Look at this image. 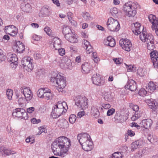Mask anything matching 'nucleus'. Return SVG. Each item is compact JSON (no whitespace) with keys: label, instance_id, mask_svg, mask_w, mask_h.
<instances>
[{"label":"nucleus","instance_id":"nucleus-10","mask_svg":"<svg viewBox=\"0 0 158 158\" xmlns=\"http://www.w3.org/2000/svg\"><path fill=\"white\" fill-rule=\"evenodd\" d=\"M77 139L81 145L86 142L91 140L90 135L86 133L79 134L77 136Z\"/></svg>","mask_w":158,"mask_h":158},{"label":"nucleus","instance_id":"nucleus-35","mask_svg":"<svg viewBox=\"0 0 158 158\" xmlns=\"http://www.w3.org/2000/svg\"><path fill=\"white\" fill-rule=\"evenodd\" d=\"M46 88H41L37 91L38 96L40 98H43Z\"/></svg>","mask_w":158,"mask_h":158},{"label":"nucleus","instance_id":"nucleus-26","mask_svg":"<svg viewBox=\"0 0 158 158\" xmlns=\"http://www.w3.org/2000/svg\"><path fill=\"white\" fill-rule=\"evenodd\" d=\"M81 67L83 73H89L91 69L90 64L87 62H85L82 64Z\"/></svg>","mask_w":158,"mask_h":158},{"label":"nucleus","instance_id":"nucleus-3","mask_svg":"<svg viewBox=\"0 0 158 158\" xmlns=\"http://www.w3.org/2000/svg\"><path fill=\"white\" fill-rule=\"evenodd\" d=\"M67 109L68 106L65 102H58L52 107V116L54 118H58L61 114L65 113Z\"/></svg>","mask_w":158,"mask_h":158},{"label":"nucleus","instance_id":"nucleus-44","mask_svg":"<svg viewBox=\"0 0 158 158\" xmlns=\"http://www.w3.org/2000/svg\"><path fill=\"white\" fill-rule=\"evenodd\" d=\"M122 156L121 152H114L110 158H122Z\"/></svg>","mask_w":158,"mask_h":158},{"label":"nucleus","instance_id":"nucleus-23","mask_svg":"<svg viewBox=\"0 0 158 158\" xmlns=\"http://www.w3.org/2000/svg\"><path fill=\"white\" fill-rule=\"evenodd\" d=\"M114 118L115 119V121L116 123H122L123 122L125 121L124 115L121 114L120 111L116 112Z\"/></svg>","mask_w":158,"mask_h":158},{"label":"nucleus","instance_id":"nucleus-49","mask_svg":"<svg viewBox=\"0 0 158 158\" xmlns=\"http://www.w3.org/2000/svg\"><path fill=\"white\" fill-rule=\"evenodd\" d=\"M44 31L47 33V34L49 36L52 35V30L50 28L48 27H45L44 29Z\"/></svg>","mask_w":158,"mask_h":158},{"label":"nucleus","instance_id":"nucleus-39","mask_svg":"<svg viewBox=\"0 0 158 158\" xmlns=\"http://www.w3.org/2000/svg\"><path fill=\"white\" fill-rule=\"evenodd\" d=\"M103 96L104 99L107 101H109L112 99L111 95L110 93L104 92L103 94Z\"/></svg>","mask_w":158,"mask_h":158},{"label":"nucleus","instance_id":"nucleus-14","mask_svg":"<svg viewBox=\"0 0 158 158\" xmlns=\"http://www.w3.org/2000/svg\"><path fill=\"white\" fill-rule=\"evenodd\" d=\"M5 30L6 33L12 36L15 35L17 33V30L16 28L13 25L5 27Z\"/></svg>","mask_w":158,"mask_h":158},{"label":"nucleus","instance_id":"nucleus-38","mask_svg":"<svg viewBox=\"0 0 158 158\" xmlns=\"http://www.w3.org/2000/svg\"><path fill=\"white\" fill-rule=\"evenodd\" d=\"M22 10L24 12L27 13L30 12L31 11V7L29 3H27L22 8Z\"/></svg>","mask_w":158,"mask_h":158},{"label":"nucleus","instance_id":"nucleus-33","mask_svg":"<svg viewBox=\"0 0 158 158\" xmlns=\"http://www.w3.org/2000/svg\"><path fill=\"white\" fill-rule=\"evenodd\" d=\"M156 88V85L152 81H151L148 83L147 88L148 91L151 92L155 90Z\"/></svg>","mask_w":158,"mask_h":158},{"label":"nucleus","instance_id":"nucleus-51","mask_svg":"<svg viewBox=\"0 0 158 158\" xmlns=\"http://www.w3.org/2000/svg\"><path fill=\"white\" fill-rule=\"evenodd\" d=\"M59 54L62 56H64L65 54V50L64 48H59L57 49Z\"/></svg>","mask_w":158,"mask_h":158},{"label":"nucleus","instance_id":"nucleus-7","mask_svg":"<svg viewBox=\"0 0 158 158\" xmlns=\"http://www.w3.org/2000/svg\"><path fill=\"white\" fill-rule=\"evenodd\" d=\"M33 60L30 57L26 56L22 59L21 63L24 69L28 72L31 71L33 69Z\"/></svg>","mask_w":158,"mask_h":158},{"label":"nucleus","instance_id":"nucleus-43","mask_svg":"<svg viewBox=\"0 0 158 158\" xmlns=\"http://www.w3.org/2000/svg\"><path fill=\"white\" fill-rule=\"evenodd\" d=\"M150 55L152 60L153 59H156L157 58H158V52L156 51L151 52Z\"/></svg>","mask_w":158,"mask_h":158},{"label":"nucleus","instance_id":"nucleus-64","mask_svg":"<svg viewBox=\"0 0 158 158\" xmlns=\"http://www.w3.org/2000/svg\"><path fill=\"white\" fill-rule=\"evenodd\" d=\"M142 156V154L141 152H139L138 153L136 154L134 156V158H140Z\"/></svg>","mask_w":158,"mask_h":158},{"label":"nucleus","instance_id":"nucleus-54","mask_svg":"<svg viewBox=\"0 0 158 158\" xmlns=\"http://www.w3.org/2000/svg\"><path fill=\"white\" fill-rule=\"evenodd\" d=\"M39 131L37 135H39L43 132L46 133L45 129L44 127H40L38 128Z\"/></svg>","mask_w":158,"mask_h":158},{"label":"nucleus","instance_id":"nucleus-58","mask_svg":"<svg viewBox=\"0 0 158 158\" xmlns=\"http://www.w3.org/2000/svg\"><path fill=\"white\" fill-rule=\"evenodd\" d=\"M102 107L104 109H108L111 107L109 103H103L102 104Z\"/></svg>","mask_w":158,"mask_h":158},{"label":"nucleus","instance_id":"nucleus-31","mask_svg":"<svg viewBox=\"0 0 158 158\" xmlns=\"http://www.w3.org/2000/svg\"><path fill=\"white\" fill-rule=\"evenodd\" d=\"M91 113L95 118H97L99 117L100 112L97 106H93L92 107L91 110Z\"/></svg>","mask_w":158,"mask_h":158},{"label":"nucleus","instance_id":"nucleus-9","mask_svg":"<svg viewBox=\"0 0 158 158\" xmlns=\"http://www.w3.org/2000/svg\"><path fill=\"white\" fill-rule=\"evenodd\" d=\"M119 43L121 47L126 51L129 52L132 48V44L128 39H121Z\"/></svg>","mask_w":158,"mask_h":158},{"label":"nucleus","instance_id":"nucleus-63","mask_svg":"<svg viewBox=\"0 0 158 158\" xmlns=\"http://www.w3.org/2000/svg\"><path fill=\"white\" fill-rule=\"evenodd\" d=\"M34 58L36 60L40 59L41 58V55L38 53H35L34 55Z\"/></svg>","mask_w":158,"mask_h":158},{"label":"nucleus","instance_id":"nucleus-21","mask_svg":"<svg viewBox=\"0 0 158 158\" xmlns=\"http://www.w3.org/2000/svg\"><path fill=\"white\" fill-rule=\"evenodd\" d=\"M148 19L150 23L152 24V27H157L158 26V19L156 16L152 14H150L148 16Z\"/></svg>","mask_w":158,"mask_h":158},{"label":"nucleus","instance_id":"nucleus-36","mask_svg":"<svg viewBox=\"0 0 158 158\" xmlns=\"http://www.w3.org/2000/svg\"><path fill=\"white\" fill-rule=\"evenodd\" d=\"M142 113L140 112H136L134 115L131 117V119L133 121H135L141 117Z\"/></svg>","mask_w":158,"mask_h":158},{"label":"nucleus","instance_id":"nucleus-61","mask_svg":"<svg viewBox=\"0 0 158 158\" xmlns=\"http://www.w3.org/2000/svg\"><path fill=\"white\" fill-rule=\"evenodd\" d=\"M31 122L33 124H37L40 122V119H36L35 118H33L31 119Z\"/></svg>","mask_w":158,"mask_h":158},{"label":"nucleus","instance_id":"nucleus-11","mask_svg":"<svg viewBox=\"0 0 158 158\" xmlns=\"http://www.w3.org/2000/svg\"><path fill=\"white\" fill-rule=\"evenodd\" d=\"M92 80L93 84L98 86L103 85L105 83L104 81L101 79V76L98 73L93 75Z\"/></svg>","mask_w":158,"mask_h":158},{"label":"nucleus","instance_id":"nucleus-25","mask_svg":"<svg viewBox=\"0 0 158 158\" xmlns=\"http://www.w3.org/2000/svg\"><path fill=\"white\" fill-rule=\"evenodd\" d=\"M83 43L84 44L83 48L86 50L87 53L90 54L92 52L93 49L92 46L90 45L89 42L86 40H84Z\"/></svg>","mask_w":158,"mask_h":158},{"label":"nucleus","instance_id":"nucleus-34","mask_svg":"<svg viewBox=\"0 0 158 158\" xmlns=\"http://www.w3.org/2000/svg\"><path fill=\"white\" fill-rule=\"evenodd\" d=\"M3 151L4 154L6 156H9L16 153L14 151L6 149L4 147L0 148V152Z\"/></svg>","mask_w":158,"mask_h":158},{"label":"nucleus","instance_id":"nucleus-30","mask_svg":"<svg viewBox=\"0 0 158 158\" xmlns=\"http://www.w3.org/2000/svg\"><path fill=\"white\" fill-rule=\"evenodd\" d=\"M15 49L17 52L21 53L25 50V46L21 42L19 41L16 43Z\"/></svg>","mask_w":158,"mask_h":158},{"label":"nucleus","instance_id":"nucleus-53","mask_svg":"<svg viewBox=\"0 0 158 158\" xmlns=\"http://www.w3.org/2000/svg\"><path fill=\"white\" fill-rule=\"evenodd\" d=\"M41 38V37L39 35H37L36 34H34L32 36V39L33 40L36 41L39 40Z\"/></svg>","mask_w":158,"mask_h":158},{"label":"nucleus","instance_id":"nucleus-37","mask_svg":"<svg viewBox=\"0 0 158 158\" xmlns=\"http://www.w3.org/2000/svg\"><path fill=\"white\" fill-rule=\"evenodd\" d=\"M63 33L66 36L67 35L69 34L71 32H72L69 26H66L63 27L62 30Z\"/></svg>","mask_w":158,"mask_h":158},{"label":"nucleus","instance_id":"nucleus-60","mask_svg":"<svg viewBox=\"0 0 158 158\" xmlns=\"http://www.w3.org/2000/svg\"><path fill=\"white\" fill-rule=\"evenodd\" d=\"M62 123L63 124V125L62 126V127L63 128H67L69 127V124L67 121L64 120L63 121Z\"/></svg>","mask_w":158,"mask_h":158},{"label":"nucleus","instance_id":"nucleus-15","mask_svg":"<svg viewBox=\"0 0 158 158\" xmlns=\"http://www.w3.org/2000/svg\"><path fill=\"white\" fill-rule=\"evenodd\" d=\"M65 38L69 42L72 43H77L78 40L77 35L72 32L65 36Z\"/></svg>","mask_w":158,"mask_h":158},{"label":"nucleus","instance_id":"nucleus-46","mask_svg":"<svg viewBox=\"0 0 158 158\" xmlns=\"http://www.w3.org/2000/svg\"><path fill=\"white\" fill-rule=\"evenodd\" d=\"M130 107L134 111L136 112H138L139 109V106L136 105H134L132 103H130L129 105Z\"/></svg>","mask_w":158,"mask_h":158},{"label":"nucleus","instance_id":"nucleus-40","mask_svg":"<svg viewBox=\"0 0 158 158\" xmlns=\"http://www.w3.org/2000/svg\"><path fill=\"white\" fill-rule=\"evenodd\" d=\"M26 99L23 97L19 98L18 100V102L19 106L21 107H23L26 104Z\"/></svg>","mask_w":158,"mask_h":158},{"label":"nucleus","instance_id":"nucleus-56","mask_svg":"<svg viewBox=\"0 0 158 158\" xmlns=\"http://www.w3.org/2000/svg\"><path fill=\"white\" fill-rule=\"evenodd\" d=\"M130 126L131 127H135L137 128V129H140L141 126L140 124L138 125L137 123L135 122H132L130 124Z\"/></svg>","mask_w":158,"mask_h":158},{"label":"nucleus","instance_id":"nucleus-12","mask_svg":"<svg viewBox=\"0 0 158 158\" xmlns=\"http://www.w3.org/2000/svg\"><path fill=\"white\" fill-rule=\"evenodd\" d=\"M21 92L23 94L26 101H29L32 98L33 94L29 88H23Z\"/></svg>","mask_w":158,"mask_h":158},{"label":"nucleus","instance_id":"nucleus-6","mask_svg":"<svg viewBox=\"0 0 158 158\" xmlns=\"http://www.w3.org/2000/svg\"><path fill=\"white\" fill-rule=\"evenodd\" d=\"M106 25L108 29L110 31H117L120 29V26L118 21L112 17L108 19Z\"/></svg>","mask_w":158,"mask_h":158},{"label":"nucleus","instance_id":"nucleus-13","mask_svg":"<svg viewBox=\"0 0 158 158\" xmlns=\"http://www.w3.org/2000/svg\"><path fill=\"white\" fill-rule=\"evenodd\" d=\"M125 87L126 89H128L131 91H135L137 88L136 83L133 80H128Z\"/></svg>","mask_w":158,"mask_h":158},{"label":"nucleus","instance_id":"nucleus-27","mask_svg":"<svg viewBox=\"0 0 158 158\" xmlns=\"http://www.w3.org/2000/svg\"><path fill=\"white\" fill-rule=\"evenodd\" d=\"M45 92L43 98L47 100H50L52 99L53 94L51 90L48 88H46Z\"/></svg>","mask_w":158,"mask_h":158},{"label":"nucleus","instance_id":"nucleus-20","mask_svg":"<svg viewBox=\"0 0 158 158\" xmlns=\"http://www.w3.org/2000/svg\"><path fill=\"white\" fill-rule=\"evenodd\" d=\"M143 144V141L141 140H138L133 142L131 145L130 147L131 151H134L135 149L142 146Z\"/></svg>","mask_w":158,"mask_h":158},{"label":"nucleus","instance_id":"nucleus-8","mask_svg":"<svg viewBox=\"0 0 158 158\" xmlns=\"http://www.w3.org/2000/svg\"><path fill=\"white\" fill-rule=\"evenodd\" d=\"M74 100L75 104L79 108H81L84 110L88 107V99L86 97L78 96L75 98Z\"/></svg>","mask_w":158,"mask_h":158},{"label":"nucleus","instance_id":"nucleus-45","mask_svg":"<svg viewBox=\"0 0 158 158\" xmlns=\"http://www.w3.org/2000/svg\"><path fill=\"white\" fill-rule=\"evenodd\" d=\"M110 13L113 16H116L118 13V10L116 7H113L110 9Z\"/></svg>","mask_w":158,"mask_h":158},{"label":"nucleus","instance_id":"nucleus-59","mask_svg":"<svg viewBox=\"0 0 158 158\" xmlns=\"http://www.w3.org/2000/svg\"><path fill=\"white\" fill-rule=\"evenodd\" d=\"M5 56L3 54L2 51L0 49V63L4 60Z\"/></svg>","mask_w":158,"mask_h":158},{"label":"nucleus","instance_id":"nucleus-16","mask_svg":"<svg viewBox=\"0 0 158 158\" xmlns=\"http://www.w3.org/2000/svg\"><path fill=\"white\" fill-rule=\"evenodd\" d=\"M51 9L48 6H44L41 8L40 16L41 17H46L51 15Z\"/></svg>","mask_w":158,"mask_h":158},{"label":"nucleus","instance_id":"nucleus-50","mask_svg":"<svg viewBox=\"0 0 158 158\" xmlns=\"http://www.w3.org/2000/svg\"><path fill=\"white\" fill-rule=\"evenodd\" d=\"M115 112V110L114 109L112 108L109 109L106 113V115L108 116H110L113 114Z\"/></svg>","mask_w":158,"mask_h":158},{"label":"nucleus","instance_id":"nucleus-19","mask_svg":"<svg viewBox=\"0 0 158 158\" xmlns=\"http://www.w3.org/2000/svg\"><path fill=\"white\" fill-rule=\"evenodd\" d=\"M152 123V121L151 119H147L143 120L140 124L141 127L148 129L151 127Z\"/></svg>","mask_w":158,"mask_h":158},{"label":"nucleus","instance_id":"nucleus-29","mask_svg":"<svg viewBox=\"0 0 158 158\" xmlns=\"http://www.w3.org/2000/svg\"><path fill=\"white\" fill-rule=\"evenodd\" d=\"M23 111H24V109H23L16 108L13 111L12 115L14 116L21 118Z\"/></svg>","mask_w":158,"mask_h":158},{"label":"nucleus","instance_id":"nucleus-2","mask_svg":"<svg viewBox=\"0 0 158 158\" xmlns=\"http://www.w3.org/2000/svg\"><path fill=\"white\" fill-rule=\"evenodd\" d=\"M143 27H141L140 23H136L134 24V27H132V30L134 33L136 35L139 34V38L143 42H148L151 38H153V36L151 34H149L147 32L143 31Z\"/></svg>","mask_w":158,"mask_h":158},{"label":"nucleus","instance_id":"nucleus-28","mask_svg":"<svg viewBox=\"0 0 158 158\" xmlns=\"http://www.w3.org/2000/svg\"><path fill=\"white\" fill-rule=\"evenodd\" d=\"M53 47L55 48V50H57L58 48H60L61 44V40L57 38H55L53 40Z\"/></svg>","mask_w":158,"mask_h":158},{"label":"nucleus","instance_id":"nucleus-55","mask_svg":"<svg viewBox=\"0 0 158 158\" xmlns=\"http://www.w3.org/2000/svg\"><path fill=\"white\" fill-rule=\"evenodd\" d=\"M21 118L24 119H27L28 118V114L24 109V111L22 113Z\"/></svg>","mask_w":158,"mask_h":158},{"label":"nucleus","instance_id":"nucleus-1","mask_svg":"<svg viewBox=\"0 0 158 158\" xmlns=\"http://www.w3.org/2000/svg\"><path fill=\"white\" fill-rule=\"evenodd\" d=\"M70 139L64 136L59 137L52 144L51 148L54 154L64 157L68 154L71 146Z\"/></svg>","mask_w":158,"mask_h":158},{"label":"nucleus","instance_id":"nucleus-41","mask_svg":"<svg viewBox=\"0 0 158 158\" xmlns=\"http://www.w3.org/2000/svg\"><path fill=\"white\" fill-rule=\"evenodd\" d=\"M13 91L11 89H8L6 91V95L8 98L9 100L12 99L13 94Z\"/></svg>","mask_w":158,"mask_h":158},{"label":"nucleus","instance_id":"nucleus-24","mask_svg":"<svg viewBox=\"0 0 158 158\" xmlns=\"http://www.w3.org/2000/svg\"><path fill=\"white\" fill-rule=\"evenodd\" d=\"M7 60L8 61L11 62V63L13 64L15 66L17 65L18 58L15 54H14L9 56Z\"/></svg>","mask_w":158,"mask_h":158},{"label":"nucleus","instance_id":"nucleus-22","mask_svg":"<svg viewBox=\"0 0 158 158\" xmlns=\"http://www.w3.org/2000/svg\"><path fill=\"white\" fill-rule=\"evenodd\" d=\"M82 148L85 151H91L93 148V143L92 140L88 141L81 145Z\"/></svg>","mask_w":158,"mask_h":158},{"label":"nucleus","instance_id":"nucleus-18","mask_svg":"<svg viewBox=\"0 0 158 158\" xmlns=\"http://www.w3.org/2000/svg\"><path fill=\"white\" fill-rule=\"evenodd\" d=\"M104 43L105 45L113 47L115 46L116 43L115 40L111 36H109L104 39Z\"/></svg>","mask_w":158,"mask_h":158},{"label":"nucleus","instance_id":"nucleus-52","mask_svg":"<svg viewBox=\"0 0 158 158\" xmlns=\"http://www.w3.org/2000/svg\"><path fill=\"white\" fill-rule=\"evenodd\" d=\"M113 60L115 64H120L122 62V60L121 58H114Z\"/></svg>","mask_w":158,"mask_h":158},{"label":"nucleus","instance_id":"nucleus-48","mask_svg":"<svg viewBox=\"0 0 158 158\" xmlns=\"http://www.w3.org/2000/svg\"><path fill=\"white\" fill-rule=\"evenodd\" d=\"M139 95L142 96H145L147 94V91L144 88H141L139 92Z\"/></svg>","mask_w":158,"mask_h":158},{"label":"nucleus","instance_id":"nucleus-32","mask_svg":"<svg viewBox=\"0 0 158 158\" xmlns=\"http://www.w3.org/2000/svg\"><path fill=\"white\" fill-rule=\"evenodd\" d=\"M148 42H146V44H147V47L148 49L150 50H153L155 48V46L154 42V38H150Z\"/></svg>","mask_w":158,"mask_h":158},{"label":"nucleus","instance_id":"nucleus-42","mask_svg":"<svg viewBox=\"0 0 158 158\" xmlns=\"http://www.w3.org/2000/svg\"><path fill=\"white\" fill-rule=\"evenodd\" d=\"M77 117L76 115L74 114H72L70 115L69 118V121L71 124H73L76 121Z\"/></svg>","mask_w":158,"mask_h":158},{"label":"nucleus","instance_id":"nucleus-17","mask_svg":"<svg viewBox=\"0 0 158 158\" xmlns=\"http://www.w3.org/2000/svg\"><path fill=\"white\" fill-rule=\"evenodd\" d=\"M145 101L153 110L155 111L157 108L158 103L155 100L150 98L146 99Z\"/></svg>","mask_w":158,"mask_h":158},{"label":"nucleus","instance_id":"nucleus-4","mask_svg":"<svg viewBox=\"0 0 158 158\" xmlns=\"http://www.w3.org/2000/svg\"><path fill=\"white\" fill-rule=\"evenodd\" d=\"M51 75V82H55L58 85L57 89L59 92H63L66 85L65 78L55 72H52Z\"/></svg>","mask_w":158,"mask_h":158},{"label":"nucleus","instance_id":"nucleus-57","mask_svg":"<svg viewBox=\"0 0 158 158\" xmlns=\"http://www.w3.org/2000/svg\"><path fill=\"white\" fill-rule=\"evenodd\" d=\"M152 60L154 67L158 68V58H157L156 59H153V60Z\"/></svg>","mask_w":158,"mask_h":158},{"label":"nucleus","instance_id":"nucleus-47","mask_svg":"<svg viewBox=\"0 0 158 158\" xmlns=\"http://www.w3.org/2000/svg\"><path fill=\"white\" fill-rule=\"evenodd\" d=\"M82 16L83 18L86 20H89L91 18L89 14L86 12L83 13Z\"/></svg>","mask_w":158,"mask_h":158},{"label":"nucleus","instance_id":"nucleus-5","mask_svg":"<svg viewBox=\"0 0 158 158\" xmlns=\"http://www.w3.org/2000/svg\"><path fill=\"white\" fill-rule=\"evenodd\" d=\"M138 5L136 2H128L123 5V10L125 15L128 17H134L136 14L135 9Z\"/></svg>","mask_w":158,"mask_h":158},{"label":"nucleus","instance_id":"nucleus-62","mask_svg":"<svg viewBox=\"0 0 158 158\" xmlns=\"http://www.w3.org/2000/svg\"><path fill=\"white\" fill-rule=\"evenodd\" d=\"M127 132L128 135L131 137H132L135 135V132L131 130H128Z\"/></svg>","mask_w":158,"mask_h":158}]
</instances>
